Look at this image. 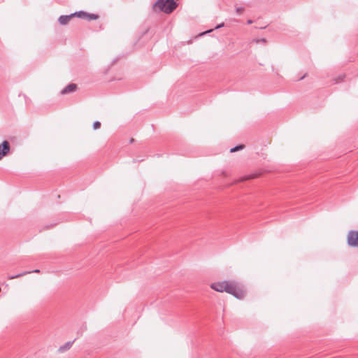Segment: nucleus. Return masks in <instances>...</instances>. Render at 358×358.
I'll list each match as a JSON object with an SVG mask.
<instances>
[{"mask_svg": "<svg viewBox=\"0 0 358 358\" xmlns=\"http://www.w3.org/2000/svg\"><path fill=\"white\" fill-rule=\"evenodd\" d=\"M72 15H73V17L76 16L80 18H87V13L85 11H78L72 13Z\"/></svg>", "mask_w": 358, "mask_h": 358, "instance_id": "1a4fd4ad", "label": "nucleus"}, {"mask_svg": "<svg viewBox=\"0 0 358 358\" xmlns=\"http://www.w3.org/2000/svg\"><path fill=\"white\" fill-rule=\"evenodd\" d=\"M252 22V20H250L248 21V24H251Z\"/></svg>", "mask_w": 358, "mask_h": 358, "instance_id": "dca6fc26", "label": "nucleus"}, {"mask_svg": "<svg viewBox=\"0 0 358 358\" xmlns=\"http://www.w3.org/2000/svg\"><path fill=\"white\" fill-rule=\"evenodd\" d=\"M77 88V85L74 83H71L68 85L66 87H65L62 91V94H66L69 93H71L76 91Z\"/></svg>", "mask_w": 358, "mask_h": 358, "instance_id": "39448f33", "label": "nucleus"}, {"mask_svg": "<svg viewBox=\"0 0 358 358\" xmlns=\"http://www.w3.org/2000/svg\"><path fill=\"white\" fill-rule=\"evenodd\" d=\"M243 148H244V145H239L235 146L234 148H232L230 150V152H236V151H238V150H242Z\"/></svg>", "mask_w": 358, "mask_h": 358, "instance_id": "9d476101", "label": "nucleus"}, {"mask_svg": "<svg viewBox=\"0 0 358 358\" xmlns=\"http://www.w3.org/2000/svg\"><path fill=\"white\" fill-rule=\"evenodd\" d=\"M224 23H221V24H218L217 26H216L215 29H220V28L224 27Z\"/></svg>", "mask_w": 358, "mask_h": 358, "instance_id": "4468645a", "label": "nucleus"}, {"mask_svg": "<svg viewBox=\"0 0 358 358\" xmlns=\"http://www.w3.org/2000/svg\"><path fill=\"white\" fill-rule=\"evenodd\" d=\"M10 144L7 141H4L2 143L0 144V160L7 155V154L10 151Z\"/></svg>", "mask_w": 358, "mask_h": 358, "instance_id": "20e7f679", "label": "nucleus"}, {"mask_svg": "<svg viewBox=\"0 0 358 358\" xmlns=\"http://www.w3.org/2000/svg\"><path fill=\"white\" fill-rule=\"evenodd\" d=\"M101 127V123L99 121H96L93 124L94 129H97Z\"/></svg>", "mask_w": 358, "mask_h": 358, "instance_id": "f8f14e48", "label": "nucleus"}, {"mask_svg": "<svg viewBox=\"0 0 358 358\" xmlns=\"http://www.w3.org/2000/svg\"><path fill=\"white\" fill-rule=\"evenodd\" d=\"M87 18L89 20H96L98 18V15H95V14H89V13H87Z\"/></svg>", "mask_w": 358, "mask_h": 358, "instance_id": "9b49d317", "label": "nucleus"}, {"mask_svg": "<svg viewBox=\"0 0 358 358\" xmlns=\"http://www.w3.org/2000/svg\"><path fill=\"white\" fill-rule=\"evenodd\" d=\"M213 29H210V30H208L206 31V32L203 33V34H206V33H210L213 31Z\"/></svg>", "mask_w": 358, "mask_h": 358, "instance_id": "2eb2a0df", "label": "nucleus"}, {"mask_svg": "<svg viewBox=\"0 0 358 358\" xmlns=\"http://www.w3.org/2000/svg\"><path fill=\"white\" fill-rule=\"evenodd\" d=\"M72 17H73V15L72 14L68 15H61L59 17L58 21L60 24L65 25L69 23Z\"/></svg>", "mask_w": 358, "mask_h": 358, "instance_id": "423d86ee", "label": "nucleus"}, {"mask_svg": "<svg viewBox=\"0 0 358 358\" xmlns=\"http://www.w3.org/2000/svg\"><path fill=\"white\" fill-rule=\"evenodd\" d=\"M261 41H262V42H265L266 41V40L264 38H262Z\"/></svg>", "mask_w": 358, "mask_h": 358, "instance_id": "f3484780", "label": "nucleus"}, {"mask_svg": "<svg viewBox=\"0 0 358 358\" xmlns=\"http://www.w3.org/2000/svg\"><path fill=\"white\" fill-rule=\"evenodd\" d=\"M39 272H40V271L38 269H36L34 271H24L22 273H20L15 275H9L8 278L9 279H15V278H20V277L24 276V275H25L27 274H29V273H39Z\"/></svg>", "mask_w": 358, "mask_h": 358, "instance_id": "0eeeda50", "label": "nucleus"}, {"mask_svg": "<svg viewBox=\"0 0 358 358\" xmlns=\"http://www.w3.org/2000/svg\"><path fill=\"white\" fill-rule=\"evenodd\" d=\"M348 243L350 246H358V231H351L348 233Z\"/></svg>", "mask_w": 358, "mask_h": 358, "instance_id": "7ed1b4c3", "label": "nucleus"}, {"mask_svg": "<svg viewBox=\"0 0 358 358\" xmlns=\"http://www.w3.org/2000/svg\"><path fill=\"white\" fill-rule=\"evenodd\" d=\"M236 10L238 13H241L243 10V8L242 7H237Z\"/></svg>", "mask_w": 358, "mask_h": 358, "instance_id": "ddd939ff", "label": "nucleus"}, {"mask_svg": "<svg viewBox=\"0 0 358 358\" xmlns=\"http://www.w3.org/2000/svg\"><path fill=\"white\" fill-rule=\"evenodd\" d=\"M178 4L175 0H157L154 6L158 8L165 13H171L177 7Z\"/></svg>", "mask_w": 358, "mask_h": 358, "instance_id": "f03ea898", "label": "nucleus"}, {"mask_svg": "<svg viewBox=\"0 0 358 358\" xmlns=\"http://www.w3.org/2000/svg\"><path fill=\"white\" fill-rule=\"evenodd\" d=\"M210 287L219 292H226L238 299H243L245 294V291L238 287L234 282L222 281L213 282L210 285Z\"/></svg>", "mask_w": 358, "mask_h": 358, "instance_id": "f257e3e1", "label": "nucleus"}, {"mask_svg": "<svg viewBox=\"0 0 358 358\" xmlns=\"http://www.w3.org/2000/svg\"><path fill=\"white\" fill-rule=\"evenodd\" d=\"M304 77H305V76H302V77L300 78V80H301V79L304 78Z\"/></svg>", "mask_w": 358, "mask_h": 358, "instance_id": "a211bd4d", "label": "nucleus"}, {"mask_svg": "<svg viewBox=\"0 0 358 358\" xmlns=\"http://www.w3.org/2000/svg\"><path fill=\"white\" fill-rule=\"evenodd\" d=\"M72 343V342H67L64 345L60 346L59 348V352H64L66 350H69L71 347Z\"/></svg>", "mask_w": 358, "mask_h": 358, "instance_id": "6e6552de", "label": "nucleus"}]
</instances>
